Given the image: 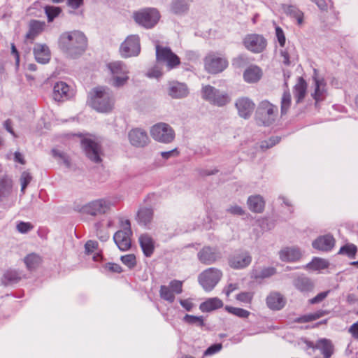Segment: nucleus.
Listing matches in <instances>:
<instances>
[{"instance_id": "9b49d317", "label": "nucleus", "mask_w": 358, "mask_h": 358, "mask_svg": "<svg viewBox=\"0 0 358 358\" xmlns=\"http://www.w3.org/2000/svg\"><path fill=\"white\" fill-rule=\"evenodd\" d=\"M140 52L141 44L138 35L128 36L120 45V53L123 58L136 57Z\"/></svg>"}, {"instance_id": "c9c22d12", "label": "nucleus", "mask_w": 358, "mask_h": 358, "mask_svg": "<svg viewBox=\"0 0 358 358\" xmlns=\"http://www.w3.org/2000/svg\"><path fill=\"white\" fill-rule=\"evenodd\" d=\"M276 273L277 271L275 267L268 266L264 267L261 270L253 268L251 271L250 275L252 278L257 280L268 278L276 274Z\"/></svg>"}, {"instance_id": "774afa93", "label": "nucleus", "mask_w": 358, "mask_h": 358, "mask_svg": "<svg viewBox=\"0 0 358 358\" xmlns=\"http://www.w3.org/2000/svg\"><path fill=\"white\" fill-rule=\"evenodd\" d=\"M179 151L177 148H174L169 151H163L160 152V155L164 159H168L172 157H177L179 155Z\"/></svg>"}, {"instance_id": "13d9d810", "label": "nucleus", "mask_w": 358, "mask_h": 358, "mask_svg": "<svg viewBox=\"0 0 358 358\" xmlns=\"http://www.w3.org/2000/svg\"><path fill=\"white\" fill-rule=\"evenodd\" d=\"M169 287L173 294H181L182 292V282L178 280H173L169 282Z\"/></svg>"}, {"instance_id": "c85d7f7f", "label": "nucleus", "mask_w": 358, "mask_h": 358, "mask_svg": "<svg viewBox=\"0 0 358 358\" xmlns=\"http://www.w3.org/2000/svg\"><path fill=\"white\" fill-rule=\"evenodd\" d=\"M316 349L319 350L324 358H330L334 352V346L331 340L320 338L317 341Z\"/></svg>"}, {"instance_id": "f8f14e48", "label": "nucleus", "mask_w": 358, "mask_h": 358, "mask_svg": "<svg viewBox=\"0 0 358 358\" xmlns=\"http://www.w3.org/2000/svg\"><path fill=\"white\" fill-rule=\"evenodd\" d=\"M81 146L86 157L92 162L99 164L102 162L101 157V147L94 140L84 138L81 140Z\"/></svg>"}, {"instance_id": "a211bd4d", "label": "nucleus", "mask_w": 358, "mask_h": 358, "mask_svg": "<svg viewBox=\"0 0 358 358\" xmlns=\"http://www.w3.org/2000/svg\"><path fill=\"white\" fill-rule=\"evenodd\" d=\"M167 92L169 96L175 99L185 98L189 94V89L187 84L176 80L169 82Z\"/></svg>"}, {"instance_id": "aec40b11", "label": "nucleus", "mask_w": 358, "mask_h": 358, "mask_svg": "<svg viewBox=\"0 0 358 358\" xmlns=\"http://www.w3.org/2000/svg\"><path fill=\"white\" fill-rule=\"evenodd\" d=\"M130 143L136 148H143L148 145L149 138L145 131L135 128L131 129L128 134Z\"/></svg>"}, {"instance_id": "864d4df0", "label": "nucleus", "mask_w": 358, "mask_h": 358, "mask_svg": "<svg viewBox=\"0 0 358 358\" xmlns=\"http://www.w3.org/2000/svg\"><path fill=\"white\" fill-rule=\"evenodd\" d=\"M120 260L129 269L134 268L136 266V258L134 254H128L122 255Z\"/></svg>"}, {"instance_id": "e433bc0d", "label": "nucleus", "mask_w": 358, "mask_h": 358, "mask_svg": "<svg viewBox=\"0 0 358 358\" xmlns=\"http://www.w3.org/2000/svg\"><path fill=\"white\" fill-rule=\"evenodd\" d=\"M223 306V302L217 297L210 298L202 302L199 306V309L203 313H208Z\"/></svg>"}, {"instance_id": "dca6fc26", "label": "nucleus", "mask_w": 358, "mask_h": 358, "mask_svg": "<svg viewBox=\"0 0 358 358\" xmlns=\"http://www.w3.org/2000/svg\"><path fill=\"white\" fill-rule=\"evenodd\" d=\"M244 46L254 53H259L266 48L267 42L262 36L257 34H248L243 39Z\"/></svg>"}, {"instance_id": "4d7b16f0", "label": "nucleus", "mask_w": 358, "mask_h": 358, "mask_svg": "<svg viewBox=\"0 0 358 358\" xmlns=\"http://www.w3.org/2000/svg\"><path fill=\"white\" fill-rule=\"evenodd\" d=\"M252 298L253 293L250 292H242L236 296V300L245 303H250Z\"/></svg>"}, {"instance_id": "a18cd8bd", "label": "nucleus", "mask_w": 358, "mask_h": 358, "mask_svg": "<svg viewBox=\"0 0 358 358\" xmlns=\"http://www.w3.org/2000/svg\"><path fill=\"white\" fill-rule=\"evenodd\" d=\"M357 252V248L355 244L347 243L340 248L338 254L346 255L350 259H355Z\"/></svg>"}, {"instance_id": "4468645a", "label": "nucleus", "mask_w": 358, "mask_h": 358, "mask_svg": "<svg viewBox=\"0 0 358 358\" xmlns=\"http://www.w3.org/2000/svg\"><path fill=\"white\" fill-rule=\"evenodd\" d=\"M199 261L205 265H211L222 258L221 251L217 247L204 246L197 253Z\"/></svg>"}, {"instance_id": "c03bdc74", "label": "nucleus", "mask_w": 358, "mask_h": 358, "mask_svg": "<svg viewBox=\"0 0 358 358\" xmlns=\"http://www.w3.org/2000/svg\"><path fill=\"white\" fill-rule=\"evenodd\" d=\"M44 9L48 22H53V20L58 17L62 11L60 7L54 6H46Z\"/></svg>"}, {"instance_id": "cd10ccee", "label": "nucleus", "mask_w": 358, "mask_h": 358, "mask_svg": "<svg viewBox=\"0 0 358 358\" xmlns=\"http://www.w3.org/2000/svg\"><path fill=\"white\" fill-rule=\"evenodd\" d=\"M294 287L301 292H310L314 289V283L308 277L301 275L293 281Z\"/></svg>"}, {"instance_id": "39448f33", "label": "nucleus", "mask_w": 358, "mask_h": 358, "mask_svg": "<svg viewBox=\"0 0 358 358\" xmlns=\"http://www.w3.org/2000/svg\"><path fill=\"white\" fill-rule=\"evenodd\" d=\"M201 93L203 100L218 107L224 106L230 101V97L227 93L220 92L210 85H203Z\"/></svg>"}, {"instance_id": "6ab92c4d", "label": "nucleus", "mask_w": 358, "mask_h": 358, "mask_svg": "<svg viewBox=\"0 0 358 358\" xmlns=\"http://www.w3.org/2000/svg\"><path fill=\"white\" fill-rule=\"evenodd\" d=\"M287 303L286 298L279 292H271L266 298L267 307L273 311L282 310Z\"/></svg>"}, {"instance_id": "603ef678", "label": "nucleus", "mask_w": 358, "mask_h": 358, "mask_svg": "<svg viewBox=\"0 0 358 358\" xmlns=\"http://www.w3.org/2000/svg\"><path fill=\"white\" fill-rule=\"evenodd\" d=\"M20 180L21 182L20 192L24 194L25 193V189L32 180V176L28 171H24L22 173Z\"/></svg>"}, {"instance_id": "052dcab7", "label": "nucleus", "mask_w": 358, "mask_h": 358, "mask_svg": "<svg viewBox=\"0 0 358 358\" xmlns=\"http://www.w3.org/2000/svg\"><path fill=\"white\" fill-rule=\"evenodd\" d=\"M34 228L30 222L21 221L17 224V229L21 234H27Z\"/></svg>"}, {"instance_id": "f257e3e1", "label": "nucleus", "mask_w": 358, "mask_h": 358, "mask_svg": "<svg viewBox=\"0 0 358 358\" xmlns=\"http://www.w3.org/2000/svg\"><path fill=\"white\" fill-rule=\"evenodd\" d=\"M87 45V38L80 31L64 32L58 40L59 48L71 58L81 55L85 51Z\"/></svg>"}, {"instance_id": "a878e982", "label": "nucleus", "mask_w": 358, "mask_h": 358, "mask_svg": "<svg viewBox=\"0 0 358 358\" xmlns=\"http://www.w3.org/2000/svg\"><path fill=\"white\" fill-rule=\"evenodd\" d=\"M301 257V252L297 247H285L279 251V258L284 262H296Z\"/></svg>"}, {"instance_id": "f3484780", "label": "nucleus", "mask_w": 358, "mask_h": 358, "mask_svg": "<svg viewBox=\"0 0 358 358\" xmlns=\"http://www.w3.org/2000/svg\"><path fill=\"white\" fill-rule=\"evenodd\" d=\"M235 107L238 110V115L245 119L248 120L255 108V104L252 100L248 97H241L236 99Z\"/></svg>"}, {"instance_id": "4be33fe9", "label": "nucleus", "mask_w": 358, "mask_h": 358, "mask_svg": "<svg viewBox=\"0 0 358 358\" xmlns=\"http://www.w3.org/2000/svg\"><path fill=\"white\" fill-rule=\"evenodd\" d=\"M334 245L335 239L331 234L320 236L312 243V246L314 249L324 252L331 251Z\"/></svg>"}, {"instance_id": "72a5a7b5", "label": "nucleus", "mask_w": 358, "mask_h": 358, "mask_svg": "<svg viewBox=\"0 0 358 358\" xmlns=\"http://www.w3.org/2000/svg\"><path fill=\"white\" fill-rule=\"evenodd\" d=\"M247 203L249 209L257 213H262L265 206V201L260 195L250 196L248 199Z\"/></svg>"}, {"instance_id": "5fc2aeb1", "label": "nucleus", "mask_w": 358, "mask_h": 358, "mask_svg": "<svg viewBox=\"0 0 358 358\" xmlns=\"http://www.w3.org/2000/svg\"><path fill=\"white\" fill-rule=\"evenodd\" d=\"M222 349L221 343H216L210 345L203 352V357L213 355Z\"/></svg>"}, {"instance_id": "37998d69", "label": "nucleus", "mask_w": 358, "mask_h": 358, "mask_svg": "<svg viewBox=\"0 0 358 358\" xmlns=\"http://www.w3.org/2000/svg\"><path fill=\"white\" fill-rule=\"evenodd\" d=\"M329 262L322 258L314 257L312 261L306 265L307 268L313 270H322L328 268Z\"/></svg>"}, {"instance_id": "6e6d98bb", "label": "nucleus", "mask_w": 358, "mask_h": 358, "mask_svg": "<svg viewBox=\"0 0 358 358\" xmlns=\"http://www.w3.org/2000/svg\"><path fill=\"white\" fill-rule=\"evenodd\" d=\"M128 74H124L120 76H116L111 78V85L115 87H120L124 86L129 80Z\"/></svg>"}, {"instance_id": "0eeeda50", "label": "nucleus", "mask_w": 358, "mask_h": 358, "mask_svg": "<svg viewBox=\"0 0 358 358\" xmlns=\"http://www.w3.org/2000/svg\"><path fill=\"white\" fill-rule=\"evenodd\" d=\"M121 227L122 229L115 233L113 240L120 250L127 251L131 248V237L133 234L129 220H122Z\"/></svg>"}, {"instance_id": "680f3d73", "label": "nucleus", "mask_w": 358, "mask_h": 358, "mask_svg": "<svg viewBox=\"0 0 358 358\" xmlns=\"http://www.w3.org/2000/svg\"><path fill=\"white\" fill-rule=\"evenodd\" d=\"M330 290L320 292L315 297L309 299L308 302L310 304H317L322 301L330 293Z\"/></svg>"}, {"instance_id": "1a4fd4ad", "label": "nucleus", "mask_w": 358, "mask_h": 358, "mask_svg": "<svg viewBox=\"0 0 358 358\" xmlns=\"http://www.w3.org/2000/svg\"><path fill=\"white\" fill-rule=\"evenodd\" d=\"M156 61L158 64L165 63L169 71L176 68L180 64V57L169 47L156 45Z\"/></svg>"}, {"instance_id": "58836bf2", "label": "nucleus", "mask_w": 358, "mask_h": 358, "mask_svg": "<svg viewBox=\"0 0 358 358\" xmlns=\"http://www.w3.org/2000/svg\"><path fill=\"white\" fill-rule=\"evenodd\" d=\"M13 189V180L8 176H4L0 179V201L3 199L8 197Z\"/></svg>"}, {"instance_id": "49530a36", "label": "nucleus", "mask_w": 358, "mask_h": 358, "mask_svg": "<svg viewBox=\"0 0 358 358\" xmlns=\"http://www.w3.org/2000/svg\"><path fill=\"white\" fill-rule=\"evenodd\" d=\"M291 106V94L289 90H285L283 92L282 99H281V106L280 110L281 115H284L287 114Z\"/></svg>"}, {"instance_id": "423d86ee", "label": "nucleus", "mask_w": 358, "mask_h": 358, "mask_svg": "<svg viewBox=\"0 0 358 358\" xmlns=\"http://www.w3.org/2000/svg\"><path fill=\"white\" fill-rule=\"evenodd\" d=\"M220 269L210 267L202 271L198 276V281L202 288L207 292L212 291L222 277Z\"/></svg>"}, {"instance_id": "6e6552de", "label": "nucleus", "mask_w": 358, "mask_h": 358, "mask_svg": "<svg viewBox=\"0 0 358 358\" xmlns=\"http://www.w3.org/2000/svg\"><path fill=\"white\" fill-rule=\"evenodd\" d=\"M111 202L105 199L92 201L81 207H77L76 210L92 216H97L106 213L110 208Z\"/></svg>"}, {"instance_id": "bb28decb", "label": "nucleus", "mask_w": 358, "mask_h": 358, "mask_svg": "<svg viewBox=\"0 0 358 358\" xmlns=\"http://www.w3.org/2000/svg\"><path fill=\"white\" fill-rule=\"evenodd\" d=\"M313 80L315 84V91L312 94V96L316 102L322 101L325 98L326 82L324 78H319L317 77V71L316 69H314Z\"/></svg>"}, {"instance_id": "9d476101", "label": "nucleus", "mask_w": 358, "mask_h": 358, "mask_svg": "<svg viewBox=\"0 0 358 358\" xmlns=\"http://www.w3.org/2000/svg\"><path fill=\"white\" fill-rule=\"evenodd\" d=\"M152 137L163 143H171L175 138V131L168 124L159 122L153 125L150 129Z\"/></svg>"}, {"instance_id": "f704fd0d", "label": "nucleus", "mask_w": 358, "mask_h": 358, "mask_svg": "<svg viewBox=\"0 0 358 358\" xmlns=\"http://www.w3.org/2000/svg\"><path fill=\"white\" fill-rule=\"evenodd\" d=\"M189 0H173L170 4L171 12L177 15L186 14L189 9Z\"/></svg>"}, {"instance_id": "69168bd1", "label": "nucleus", "mask_w": 358, "mask_h": 358, "mask_svg": "<svg viewBox=\"0 0 358 358\" xmlns=\"http://www.w3.org/2000/svg\"><path fill=\"white\" fill-rule=\"evenodd\" d=\"M227 212L234 215H243L245 210L239 206H231L227 209Z\"/></svg>"}, {"instance_id": "5701e85b", "label": "nucleus", "mask_w": 358, "mask_h": 358, "mask_svg": "<svg viewBox=\"0 0 358 358\" xmlns=\"http://www.w3.org/2000/svg\"><path fill=\"white\" fill-rule=\"evenodd\" d=\"M45 22L38 20H31L28 24V31L25 35V40L32 43L45 29Z\"/></svg>"}, {"instance_id": "2eb2a0df", "label": "nucleus", "mask_w": 358, "mask_h": 358, "mask_svg": "<svg viewBox=\"0 0 358 358\" xmlns=\"http://www.w3.org/2000/svg\"><path fill=\"white\" fill-rule=\"evenodd\" d=\"M228 264L233 269H243L252 262V257L248 252H237L230 254L227 257Z\"/></svg>"}, {"instance_id": "e2e57ef3", "label": "nucleus", "mask_w": 358, "mask_h": 358, "mask_svg": "<svg viewBox=\"0 0 358 358\" xmlns=\"http://www.w3.org/2000/svg\"><path fill=\"white\" fill-rule=\"evenodd\" d=\"M275 36L280 47H284L286 42V38L282 29L280 27H275Z\"/></svg>"}, {"instance_id": "338daca9", "label": "nucleus", "mask_w": 358, "mask_h": 358, "mask_svg": "<svg viewBox=\"0 0 358 358\" xmlns=\"http://www.w3.org/2000/svg\"><path fill=\"white\" fill-rule=\"evenodd\" d=\"M98 247V243L94 241H87L85 245V249L87 254H91Z\"/></svg>"}, {"instance_id": "7ed1b4c3", "label": "nucleus", "mask_w": 358, "mask_h": 358, "mask_svg": "<svg viewBox=\"0 0 358 358\" xmlns=\"http://www.w3.org/2000/svg\"><path fill=\"white\" fill-rule=\"evenodd\" d=\"M160 17L159 10L155 8H145L134 13L135 22L147 29L155 27Z\"/></svg>"}, {"instance_id": "ddd939ff", "label": "nucleus", "mask_w": 358, "mask_h": 358, "mask_svg": "<svg viewBox=\"0 0 358 358\" xmlns=\"http://www.w3.org/2000/svg\"><path fill=\"white\" fill-rule=\"evenodd\" d=\"M205 69L211 74L222 72L228 66V61L215 54H209L204 59Z\"/></svg>"}, {"instance_id": "8fccbe9b", "label": "nucleus", "mask_w": 358, "mask_h": 358, "mask_svg": "<svg viewBox=\"0 0 358 358\" xmlns=\"http://www.w3.org/2000/svg\"><path fill=\"white\" fill-rule=\"evenodd\" d=\"M225 310L228 313H231L241 318H247L250 315V312L248 310L241 308H235L232 306H226Z\"/></svg>"}, {"instance_id": "4c0bfd02", "label": "nucleus", "mask_w": 358, "mask_h": 358, "mask_svg": "<svg viewBox=\"0 0 358 358\" xmlns=\"http://www.w3.org/2000/svg\"><path fill=\"white\" fill-rule=\"evenodd\" d=\"M283 12L288 16L295 18L298 24H301L303 22V13L298 7L294 5L282 4Z\"/></svg>"}, {"instance_id": "ea45409f", "label": "nucleus", "mask_w": 358, "mask_h": 358, "mask_svg": "<svg viewBox=\"0 0 358 358\" xmlns=\"http://www.w3.org/2000/svg\"><path fill=\"white\" fill-rule=\"evenodd\" d=\"M329 314V311L327 310H318L315 313L306 314L298 317L294 319V322L296 323H307L314 320H316L324 315Z\"/></svg>"}, {"instance_id": "393cba45", "label": "nucleus", "mask_w": 358, "mask_h": 358, "mask_svg": "<svg viewBox=\"0 0 358 358\" xmlns=\"http://www.w3.org/2000/svg\"><path fill=\"white\" fill-rule=\"evenodd\" d=\"M35 59L38 63L48 64L51 58V52L46 44L36 43L33 48Z\"/></svg>"}, {"instance_id": "20e7f679", "label": "nucleus", "mask_w": 358, "mask_h": 358, "mask_svg": "<svg viewBox=\"0 0 358 358\" xmlns=\"http://www.w3.org/2000/svg\"><path fill=\"white\" fill-rule=\"evenodd\" d=\"M278 108L267 100L262 101L256 110L255 119L258 124L270 126L275 119Z\"/></svg>"}, {"instance_id": "a19ab883", "label": "nucleus", "mask_w": 358, "mask_h": 358, "mask_svg": "<svg viewBox=\"0 0 358 358\" xmlns=\"http://www.w3.org/2000/svg\"><path fill=\"white\" fill-rule=\"evenodd\" d=\"M153 217V211L151 208H145L140 209L137 213V219L140 224L146 226L150 224Z\"/></svg>"}, {"instance_id": "09e8293b", "label": "nucleus", "mask_w": 358, "mask_h": 358, "mask_svg": "<svg viewBox=\"0 0 358 358\" xmlns=\"http://www.w3.org/2000/svg\"><path fill=\"white\" fill-rule=\"evenodd\" d=\"M159 296L160 297L169 302L173 303L175 301V295L173 293V292L171 290V289L166 285H161L159 289Z\"/></svg>"}, {"instance_id": "f03ea898", "label": "nucleus", "mask_w": 358, "mask_h": 358, "mask_svg": "<svg viewBox=\"0 0 358 358\" xmlns=\"http://www.w3.org/2000/svg\"><path fill=\"white\" fill-rule=\"evenodd\" d=\"M89 105L95 110L100 113H108L114 106L113 92L107 87L98 86L90 92Z\"/></svg>"}, {"instance_id": "79ce46f5", "label": "nucleus", "mask_w": 358, "mask_h": 358, "mask_svg": "<svg viewBox=\"0 0 358 358\" xmlns=\"http://www.w3.org/2000/svg\"><path fill=\"white\" fill-rule=\"evenodd\" d=\"M24 262L27 269L31 271L35 270L40 265L41 259L38 255L31 253L24 257Z\"/></svg>"}, {"instance_id": "de8ad7c7", "label": "nucleus", "mask_w": 358, "mask_h": 358, "mask_svg": "<svg viewBox=\"0 0 358 358\" xmlns=\"http://www.w3.org/2000/svg\"><path fill=\"white\" fill-rule=\"evenodd\" d=\"M183 321L189 324H194L199 327L205 326L203 316H195L186 314L183 317Z\"/></svg>"}, {"instance_id": "473e14b6", "label": "nucleus", "mask_w": 358, "mask_h": 358, "mask_svg": "<svg viewBox=\"0 0 358 358\" xmlns=\"http://www.w3.org/2000/svg\"><path fill=\"white\" fill-rule=\"evenodd\" d=\"M307 83L302 77H299L296 84L293 89L294 96L297 103L301 102L306 96Z\"/></svg>"}, {"instance_id": "2f4dec72", "label": "nucleus", "mask_w": 358, "mask_h": 358, "mask_svg": "<svg viewBox=\"0 0 358 358\" xmlns=\"http://www.w3.org/2000/svg\"><path fill=\"white\" fill-rule=\"evenodd\" d=\"M138 241L144 255L147 257H150L155 250L153 239L148 234H142Z\"/></svg>"}, {"instance_id": "412c9836", "label": "nucleus", "mask_w": 358, "mask_h": 358, "mask_svg": "<svg viewBox=\"0 0 358 358\" xmlns=\"http://www.w3.org/2000/svg\"><path fill=\"white\" fill-rule=\"evenodd\" d=\"M73 96V92L70 87L64 82H57L53 87L52 96L57 101H63L70 99Z\"/></svg>"}, {"instance_id": "7c9ffc66", "label": "nucleus", "mask_w": 358, "mask_h": 358, "mask_svg": "<svg viewBox=\"0 0 358 358\" xmlns=\"http://www.w3.org/2000/svg\"><path fill=\"white\" fill-rule=\"evenodd\" d=\"M262 76V69L257 66H250L243 73L244 80L248 83H255Z\"/></svg>"}, {"instance_id": "0e129e2a", "label": "nucleus", "mask_w": 358, "mask_h": 358, "mask_svg": "<svg viewBox=\"0 0 358 358\" xmlns=\"http://www.w3.org/2000/svg\"><path fill=\"white\" fill-rule=\"evenodd\" d=\"M105 268L110 272L120 273L122 272L121 266L116 263L108 262L105 264Z\"/></svg>"}, {"instance_id": "b1692460", "label": "nucleus", "mask_w": 358, "mask_h": 358, "mask_svg": "<svg viewBox=\"0 0 358 358\" xmlns=\"http://www.w3.org/2000/svg\"><path fill=\"white\" fill-rule=\"evenodd\" d=\"M24 277L25 274L22 271L8 268L3 274L1 282L4 286L13 285L18 283Z\"/></svg>"}, {"instance_id": "3c124183", "label": "nucleus", "mask_w": 358, "mask_h": 358, "mask_svg": "<svg viewBox=\"0 0 358 358\" xmlns=\"http://www.w3.org/2000/svg\"><path fill=\"white\" fill-rule=\"evenodd\" d=\"M281 140V137L275 136L270 137L268 140L262 141L260 143V148L262 150L269 149L276 144H278Z\"/></svg>"}, {"instance_id": "bf43d9fd", "label": "nucleus", "mask_w": 358, "mask_h": 358, "mask_svg": "<svg viewBox=\"0 0 358 358\" xmlns=\"http://www.w3.org/2000/svg\"><path fill=\"white\" fill-rule=\"evenodd\" d=\"M162 76V69L158 64H156L153 67L150 68L147 73V76L151 78H159Z\"/></svg>"}, {"instance_id": "c756f323", "label": "nucleus", "mask_w": 358, "mask_h": 358, "mask_svg": "<svg viewBox=\"0 0 358 358\" xmlns=\"http://www.w3.org/2000/svg\"><path fill=\"white\" fill-rule=\"evenodd\" d=\"M106 66L110 73L111 78L129 73L127 65L122 61L110 62L107 64Z\"/></svg>"}]
</instances>
